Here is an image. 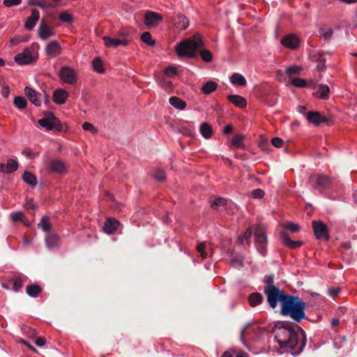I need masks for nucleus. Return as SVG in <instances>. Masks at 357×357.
Returning a JSON list of instances; mask_svg holds the SVG:
<instances>
[{"mask_svg": "<svg viewBox=\"0 0 357 357\" xmlns=\"http://www.w3.org/2000/svg\"><path fill=\"white\" fill-rule=\"evenodd\" d=\"M278 302L280 303V314L289 317L296 322L305 319L306 303L298 296L286 294L280 289L272 288L268 292V304L275 309Z\"/></svg>", "mask_w": 357, "mask_h": 357, "instance_id": "1", "label": "nucleus"}, {"mask_svg": "<svg viewBox=\"0 0 357 357\" xmlns=\"http://www.w3.org/2000/svg\"><path fill=\"white\" fill-rule=\"evenodd\" d=\"M301 337L299 339L298 333L288 322L278 321L272 328L274 338L280 349L291 350L292 354L298 355L303 350L306 344V335L303 329Z\"/></svg>", "mask_w": 357, "mask_h": 357, "instance_id": "2", "label": "nucleus"}, {"mask_svg": "<svg viewBox=\"0 0 357 357\" xmlns=\"http://www.w3.org/2000/svg\"><path fill=\"white\" fill-rule=\"evenodd\" d=\"M204 45L201 36L195 34L192 38L186 39L176 45L175 51L179 57L195 58L198 50Z\"/></svg>", "mask_w": 357, "mask_h": 357, "instance_id": "3", "label": "nucleus"}, {"mask_svg": "<svg viewBox=\"0 0 357 357\" xmlns=\"http://www.w3.org/2000/svg\"><path fill=\"white\" fill-rule=\"evenodd\" d=\"M332 178L323 174H314L309 177V184L314 190L323 192L332 185Z\"/></svg>", "mask_w": 357, "mask_h": 357, "instance_id": "4", "label": "nucleus"}, {"mask_svg": "<svg viewBox=\"0 0 357 357\" xmlns=\"http://www.w3.org/2000/svg\"><path fill=\"white\" fill-rule=\"evenodd\" d=\"M38 123L48 131L55 130L61 132L63 130V125L60 120L52 112H50L46 117L39 119Z\"/></svg>", "mask_w": 357, "mask_h": 357, "instance_id": "5", "label": "nucleus"}, {"mask_svg": "<svg viewBox=\"0 0 357 357\" xmlns=\"http://www.w3.org/2000/svg\"><path fill=\"white\" fill-rule=\"evenodd\" d=\"M255 244L258 251L264 256L266 254L267 235L264 227L257 225L255 229Z\"/></svg>", "mask_w": 357, "mask_h": 357, "instance_id": "6", "label": "nucleus"}, {"mask_svg": "<svg viewBox=\"0 0 357 357\" xmlns=\"http://www.w3.org/2000/svg\"><path fill=\"white\" fill-rule=\"evenodd\" d=\"M58 75L61 81L68 84H74L77 82V73L70 66H63Z\"/></svg>", "mask_w": 357, "mask_h": 357, "instance_id": "7", "label": "nucleus"}, {"mask_svg": "<svg viewBox=\"0 0 357 357\" xmlns=\"http://www.w3.org/2000/svg\"><path fill=\"white\" fill-rule=\"evenodd\" d=\"M314 234L317 239L328 241L330 238L327 225L321 220H313L312 222Z\"/></svg>", "mask_w": 357, "mask_h": 357, "instance_id": "8", "label": "nucleus"}, {"mask_svg": "<svg viewBox=\"0 0 357 357\" xmlns=\"http://www.w3.org/2000/svg\"><path fill=\"white\" fill-rule=\"evenodd\" d=\"M163 20V17L161 14L148 10L144 14V24L149 27H156Z\"/></svg>", "mask_w": 357, "mask_h": 357, "instance_id": "9", "label": "nucleus"}, {"mask_svg": "<svg viewBox=\"0 0 357 357\" xmlns=\"http://www.w3.org/2000/svg\"><path fill=\"white\" fill-rule=\"evenodd\" d=\"M35 60L33 51L29 48L24 49L22 52L16 54L14 57V61L21 66L30 64Z\"/></svg>", "mask_w": 357, "mask_h": 357, "instance_id": "10", "label": "nucleus"}, {"mask_svg": "<svg viewBox=\"0 0 357 357\" xmlns=\"http://www.w3.org/2000/svg\"><path fill=\"white\" fill-rule=\"evenodd\" d=\"M47 169L52 173L62 174L66 172L67 167L63 160L53 159L48 162Z\"/></svg>", "mask_w": 357, "mask_h": 357, "instance_id": "11", "label": "nucleus"}, {"mask_svg": "<svg viewBox=\"0 0 357 357\" xmlns=\"http://www.w3.org/2000/svg\"><path fill=\"white\" fill-rule=\"evenodd\" d=\"M300 38L294 33H290L281 39V44L289 49L295 50L300 45Z\"/></svg>", "mask_w": 357, "mask_h": 357, "instance_id": "12", "label": "nucleus"}, {"mask_svg": "<svg viewBox=\"0 0 357 357\" xmlns=\"http://www.w3.org/2000/svg\"><path fill=\"white\" fill-rule=\"evenodd\" d=\"M307 121L316 126L320 125L321 123H328L329 119L326 116H321L318 112H308L305 114Z\"/></svg>", "mask_w": 357, "mask_h": 357, "instance_id": "13", "label": "nucleus"}, {"mask_svg": "<svg viewBox=\"0 0 357 357\" xmlns=\"http://www.w3.org/2000/svg\"><path fill=\"white\" fill-rule=\"evenodd\" d=\"M280 237L283 245L290 249H296L303 244L302 241L291 240L288 233L286 231H282L280 232Z\"/></svg>", "mask_w": 357, "mask_h": 357, "instance_id": "14", "label": "nucleus"}, {"mask_svg": "<svg viewBox=\"0 0 357 357\" xmlns=\"http://www.w3.org/2000/svg\"><path fill=\"white\" fill-rule=\"evenodd\" d=\"M54 35L53 29L47 25L46 22L43 20L39 25L38 28V36L42 40H47L51 36Z\"/></svg>", "mask_w": 357, "mask_h": 357, "instance_id": "15", "label": "nucleus"}, {"mask_svg": "<svg viewBox=\"0 0 357 357\" xmlns=\"http://www.w3.org/2000/svg\"><path fill=\"white\" fill-rule=\"evenodd\" d=\"M24 93L28 99L36 106H40L42 94L29 86L24 88Z\"/></svg>", "mask_w": 357, "mask_h": 357, "instance_id": "16", "label": "nucleus"}, {"mask_svg": "<svg viewBox=\"0 0 357 357\" xmlns=\"http://www.w3.org/2000/svg\"><path fill=\"white\" fill-rule=\"evenodd\" d=\"M102 40L107 47H116L119 45L128 46L131 40L112 38L109 36H103Z\"/></svg>", "mask_w": 357, "mask_h": 357, "instance_id": "17", "label": "nucleus"}, {"mask_svg": "<svg viewBox=\"0 0 357 357\" xmlns=\"http://www.w3.org/2000/svg\"><path fill=\"white\" fill-rule=\"evenodd\" d=\"M46 54L50 58H54L61 54V47L58 41L50 42L45 48Z\"/></svg>", "mask_w": 357, "mask_h": 357, "instance_id": "18", "label": "nucleus"}, {"mask_svg": "<svg viewBox=\"0 0 357 357\" xmlns=\"http://www.w3.org/2000/svg\"><path fill=\"white\" fill-rule=\"evenodd\" d=\"M120 226V222L116 220L115 218H107L103 230L105 233L108 234H112L117 230L118 227Z\"/></svg>", "mask_w": 357, "mask_h": 357, "instance_id": "19", "label": "nucleus"}, {"mask_svg": "<svg viewBox=\"0 0 357 357\" xmlns=\"http://www.w3.org/2000/svg\"><path fill=\"white\" fill-rule=\"evenodd\" d=\"M18 169V163L14 159H8L7 164L0 163V172L11 174Z\"/></svg>", "mask_w": 357, "mask_h": 357, "instance_id": "20", "label": "nucleus"}, {"mask_svg": "<svg viewBox=\"0 0 357 357\" xmlns=\"http://www.w3.org/2000/svg\"><path fill=\"white\" fill-rule=\"evenodd\" d=\"M69 97V93L67 91L63 89H58L54 91L53 94V101L59 105H63L66 102Z\"/></svg>", "mask_w": 357, "mask_h": 357, "instance_id": "21", "label": "nucleus"}, {"mask_svg": "<svg viewBox=\"0 0 357 357\" xmlns=\"http://www.w3.org/2000/svg\"><path fill=\"white\" fill-rule=\"evenodd\" d=\"M40 18V13L36 9L31 10V16L27 18L24 23V27L28 30H32Z\"/></svg>", "mask_w": 357, "mask_h": 357, "instance_id": "22", "label": "nucleus"}, {"mask_svg": "<svg viewBox=\"0 0 357 357\" xmlns=\"http://www.w3.org/2000/svg\"><path fill=\"white\" fill-rule=\"evenodd\" d=\"M227 98L235 106L240 108H245L247 106V100L245 98L238 95H229Z\"/></svg>", "mask_w": 357, "mask_h": 357, "instance_id": "23", "label": "nucleus"}, {"mask_svg": "<svg viewBox=\"0 0 357 357\" xmlns=\"http://www.w3.org/2000/svg\"><path fill=\"white\" fill-rule=\"evenodd\" d=\"M174 25L177 29L184 30L189 26V21L185 15L179 13L174 19Z\"/></svg>", "mask_w": 357, "mask_h": 357, "instance_id": "24", "label": "nucleus"}, {"mask_svg": "<svg viewBox=\"0 0 357 357\" xmlns=\"http://www.w3.org/2000/svg\"><path fill=\"white\" fill-rule=\"evenodd\" d=\"M9 281L13 283V290L15 292L20 291L23 287V280L20 274L13 275Z\"/></svg>", "mask_w": 357, "mask_h": 357, "instance_id": "25", "label": "nucleus"}, {"mask_svg": "<svg viewBox=\"0 0 357 357\" xmlns=\"http://www.w3.org/2000/svg\"><path fill=\"white\" fill-rule=\"evenodd\" d=\"M42 287L38 284H32L27 285L26 287V293L31 297H38L42 291Z\"/></svg>", "mask_w": 357, "mask_h": 357, "instance_id": "26", "label": "nucleus"}, {"mask_svg": "<svg viewBox=\"0 0 357 357\" xmlns=\"http://www.w3.org/2000/svg\"><path fill=\"white\" fill-rule=\"evenodd\" d=\"M199 130L202 135L205 139L211 138L213 134L212 127L208 122L202 123L200 126Z\"/></svg>", "mask_w": 357, "mask_h": 357, "instance_id": "27", "label": "nucleus"}, {"mask_svg": "<svg viewBox=\"0 0 357 357\" xmlns=\"http://www.w3.org/2000/svg\"><path fill=\"white\" fill-rule=\"evenodd\" d=\"M263 297L259 293L255 292L251 294L248 297L249 304L254 307L261 303Z\"/></svg>", "mask_w": 357, "mask_h": 357, "instance_id": "28", "label": "nucleus"}, {"mask_svg": "<svg viewBox=\"0 0 357 357\" xmlns=\"http://www.w3.org/2000/svg\"><path fill=\"white\" fill-rule=\"evenodd\" d=\"M22 180L27 184L35 187L37 185L36 176L30 172L25 171L22 175Z\"/></svg>", "mask_w": 357, "mask_h": 357, "instance_id": "29", "label": "nucleus"}, {"mask_svg": "<svg viewBox=\"0 0 357 357\" xmlns=\"http://www.w3.org/2000/svg\"><path fill=\"white\" fill-rule=\"evenodd\" d=\"M218 84L213 81L206 82L202 87L201 91L205 95H208L216 90Z\"/></svg>", "mask_w": 357, "mask_h": 357, "instance_id": "30", "label": "nucleus"}, {"mask_svg": "<svg viewBox=\"0 0 357 357\" xmlns=\"http://www.w3.org/2000/svg\"><path fill=\"white\" fill-rule=\"evenodd\" d=\"M230 81L232 84H236L237 86H245L247 84L245 78L239 73H234L230 77Z\"/></svg>", "mask_w": 357, "mask_h": 357, "instance_id": "31", "label": "nucleus"}, {"mask_svg": "<svg viewBox=\"0 0 357 357\" xmlns=\"http://www.w3.org/2000/svg\"><path fill=\"white\" fill-rule=\"evenodd\" d=\"M169 103L178 109H184L187 105L185 101L176 96H172L169 98Z\"/></svg>", "mask_w": 357, "mask_h": 357, "instance_id": "32", "label": "nucleus"}, {"mask_svg": "<svg viewBox=\"0 0 357 357\" xmlns=\"http://www.w3.org/2000/svg\"><path fill=\"white\" fill-rule=\"evenodd\" d=\"M319 34L325 40H329L333 36V30L328 26L324 25L319 29Z\"/></svg>", "mask_w": 357, "mask_h": 357, "instance_id": "33", "label": "nucleus"}, {"mask_svg": "<svg viewBox=\"0 0 357 357\" xmlns=\"http://www.w3.org/2000/svg\"><path fill=\"white\" fill-rule=\"evenodd\" d=\"M140 39L144 43L149 46L153 47L155 45V40L152 38L151 33L149 31L142 33Z\"/></svg>", "mask_w": 357, "mask_h": 357, "instance_id": "34", "label": "nucleus"}, {"mask_svg": "<svg viewBox=\"0 0 357 357\" xmlns=\"http://www.w3.org/2000/svg\"><path fill=\"white\" fill-rule=\"evenodd\" d=\"M92 66L96 72L98 73H105L103 63L100 57H96L92 61Z\"/></svg>", "mask_w": 357, "mask_h": 357, "instance_id": "35", "label": "nucleus"}, {"mask_svg": "<svg viewBox=\"0 0 357 357\" xmlns=\"http://www.w3.org/2000/svg\"><path fill=\"white\" fill-rule=\"evenodd\" d=\"M13 103L15 106L20 109H25L27 106L26 98L20 96L15 97Z\"/></svg>", "mask_w": 357, "mask_h": 357, "instance_id": "36", "label": "nucleus"}, {"mask_svg": "<svg viewBox=\"0 0 357 357\" xmlns=\"http://www.w3.org/2000/svg\"><path fill=\"white\" fill-rule=\"evenodd\" d=\"M265 282L267 286L264 289V294L267 296V301L268 302V292L272 289V288L279 289L278 287L273 285V276L269 275L266 278Z\"/></svg>", "mask_w": 357, "mask_h": 357, "instance_id": "37", "label": "nucleus"}, {"mask_svg": "<svg viewBox=\"0 0 357 357\" xmlns=\"http://www.w3.org/2000/svg\"><path fill=\"white\" fill-rule=\"evenodd\" d=\"M244 139H245V136L243 135H235L231 140L232 146L235 148H243L244 147V144H243Z\"/></svg>", "mask_w": 357, "mask_h": 357, "instance_id": "38", "label": "nucleus"}, {"mask_svg": "<svg viewBox=\"0 0 357 357\" xmlns=\"http://www.w3.org/2000/svg\"><path fill=\"white\" fill-rule=\"evenodd\" d=\"M319 98L322 100H327L329 98L330 89L328 85L320 84L319 86Z\"/></svg>", "mask_w": 357, "mask_h": 357, "instance_id": "39", "label": "nucleus"}, {"mask_svg": "<svg viewBox=\"0 0 357 357\" xmlns=\"http://www.w3.org/2000/svg\"><path fill=\"white\" fill-rule=\"evenodd\" d=\"M59 20L64 23L71 24L74 21V17L68 11H63L59 14Z\"/></svg>", "mask_w": 357, "mask_h": 357, "instance_id": "40", "label": "nucleus"}, {"mask_svg": "<svg viewBox=\"0 0 357 357\" xmlns=\"http://www.w3.org/2000/svg\"><path fill=\"white\" fill-rule=\"evenodd\" d=\"M153 177L159 182L165 181L166 179V174L163 170L156 169L152 174Z\"/></svg>", "mask_w": 357, "mask_h": 357, "instance_id": "41", "label": "nucleus"}, {"mask_svg": "<svg viewBox=\"0 0 357 357\" xmlns=\"http://www.w3.org/2000/svg\"><path fill=\"white\" fill-rule=\"evenodd\" d=\"M38 226L44 231L47 232H50L52 228L47 217H43L40 223L38 224Z\"/></svg>", "mask_w": 357, "mask_h": 357, "instance_id": "42", "label": "nucleus"}, {"mask_svg": "<svg viewBox=\"0 0 357 357\" xmlns=\"http://www.w3.org/2000/svg\"><path fill=\"white\" fill-rule=\"evenodd\" d=\"M302 70L303 68L301 66H292L287 69L286 73L289 77L292 76L294 75H300Z\"/></svg>", "mask_w": 357, "mask_h": 357, "instance_id": "43", "label": "nucleus"}, {"mask_svg": "<svg viewBox=\"0 0 357 357\" xmlns=\"http://www.w3.org/2000/svg\"><path fill=\"white\" fill-rule=\"evenodd\" d=\"M47 245L49 248H53L58 245L59 238L56 235H50L46 238Z\"/></svg>", "mask_w": 357, "mask_h": 357, "instance_id": "44", "label": "nucleus"}, {"mask_svg": "<svg viewBox=\"0 0 357 357\" xmlns=\"http://www.w3.org/2000/svg\"><path fill=\"white\" fill-rule=\"evenodd\" d=\"M317 69L319 71H324L326 69V59L323 56V54H320L317 60Z\"/></svg>", "mask_w": 357, "mask_h": 357, "instance_id": "45", "label": "nucleus"}, {"mask_svg": "<svg viewBox=\"0 0 357 357\" xmlns=\"http://www.w3.org/2000/svg\"><path fill=\"white\" fill-rule=\"evenodd\" d=\"M291 84L296 87L305 88L307 86V81L300 77L293 78Z\"/></svg>", "mask_w": 357, "mask_h": 357, "instance_id": "46", "label": "nucleus"}, {"mask_svg": "<svg viewBox=\"0 0 357 357\" xmlns=\"http://www.w3.org/2000/svg\"><path fill=\"white\" fill-rule=\"evenodd\" d=\"M285 229L290 230L293 233L298 232L301 229L300 226L293 222H288L283 225Z\"/></svg>", "mask_w": 357, "mask_h": 357, "instance_id": "47", "label": "nucleus"}, {"mask_svg": "<svg viewBox=\"0 0 357 357\" xmlns=\"http://www.w3.org/2000/svg\"><path fill=\"white\" fill-rule=\"evenodd\" d=\"M231 265L236 268H242L243 266V258L241 256H236L231 259Z\"/></svg>", "mask_w": 357, "mask_h": 357, "instance_id": "48", "label": "nucleus"}, {"mask_svg": "<svg viewBox=\"0 0 357 357\" xmlns=\"http://www.w3.org/2000/svg\"><path fill=\"white\" fill-rule=\"evenodd\" d=\"M252 235V231L251 228H248V229H246V231H245L243 236L238 237V241L241 243H243V240L245 239L247 241L248 244L250 245V238H251Z\"/></svg>", "mask_w": 357, "mask_h": 357, "instance_id": "49", "label": "nucleus"}, {"mask_svg": "<svg viewBox=\"0 0 357 357\" xmlns=\"http://www.w3.org/2000/svg\"><path fill=\"white\" fill-rule=\"evenodd\" d=\"M200 56L203 61L206 62H210L213 59V54L212 53L208 50H202L200 52Z\"/></svg>", "mask_w": 357, "mask_h": 357, "instance_id": "50", "label": "nucleus"}, {"mask_svg": "<svg viewBox=\"0 0 357 357\" xmlns=\"http://www.w3.org/2000/svg\"><path fill=\"white\" fill-rule=\"evenodd\" d=\"M206 247V243L202 242V243H200L197 245V252L200 254L201 257L203 259H206L207 256H208L207 253L205 251Z\"/></svg>", "mask_w": 357, "mask_h": 357, "instance_id": "51", "label": "nucleus"}, {"mask_svg": "<svg viewBox=\"0 0 357 357\" xmlns=\"http://www.w3.org/2000/svg\"><path fill=\"white\" fill-rule=\"evenodd\" d=\"M227 200L222 197L215 198L212 202V207L224 206L227 204Z\"/></svg>", "mask_w": 357, "mask_h": 357, "instance_id": "52", "label": "nucleus"}, {"mask_svg": "<svg viewBox=\"0 0 357 357\" xmlns=\"http://www.w3.org/2000/svg\"><path fill=\"white\" fill-rule=\"evenodd\" d=\"M82 128L84 130L91 131L93 134H96L98 132V130L89 122H84L82 125Z\"/></svg>", "mask_w": 357, "mask_h": 357, "instance_id": "53", "label": "nucleus"}, {"mask_svg": "<svg viewBox=\"0 0 357 357\" xmlns=\"http://www.w3.org/2000/svg\"><path fill=\"white\" fill-rule=\"evenodd\" d=\"M24 215L21 211L14 212L10 215V218L13 222L22 221Z\"/></svg>", "mask_w": 357, "mask_h": 357, "instance_id": "54", "label": "nucleus"}, {"mask_svg": "<svg viewBox=\"0 0 357 357\" xmlns=\"http://www.w3.org/2000/svg\"><path fill=\"white\" fill-rule=\"evenodd\" d=\"M164 73L169 77H174L177 74V68L174 66H169L164 70Z\"/></svg>", "mask_w": 357, "mask_h": 357, "instance_id": "55", "label": "nucleus"}, {"mask_svg": "<svg viewBox=\"0 0 357 357\" xmlns=\"http://www.w3.org/2000/svg\"><path fill=\"white\" fill-rule=\"evenodd\" d=\"M264 192L260 188L255 189L251 192V195L255 199H261L264 196Z\"/></svg>", "mask_w": 357, "mask_h": 357, "instance_id": "56", "label": "nucleus"}, {"mask_svg": "<svg viewBox=\"0 0 357 357\" xmlns=\"http://www.w3.org/2000/svg\"><path fill=\"white\" fill-rule=\"evenodd\" d=\"M22 0H3V3L6 7L10 8L13 6L21 4Z\"/></svg>", "mask_w": 357, "mask_h": 357, "instance_id": "57", "label": "nucleus"}, {"mask_svg": "<svg viewBox=\"0 0 357 357\" xmlns=\"http://www.w3.org/2000/svg\"><path fill=\"white\" fill-rule=\"evenodd\" d=\"M271 143L275 147L280 148L283 144V140L280 137H275L272 139Z\"/></svg>", "mask_w": 357, "mask_h": 357, "instance_id": "58", "label": "nucleus"}, {"mask_svg": "<svg viewBox=\"0 0 357 357\" xmlns=\"http://www.w3.org/2000/svg\"><path fill=\"white\" fill-rule=\"evenodd\" d=\"M22 154L29 158H34L36 156V153L30 149H25L22 151Z\"/></svg>", "mask_w": 357, "mask_h": 357, "instance_id": "59", "label": "nucleus"}, {"mask_svg": "<svg viewBox=\"0 0 357 357\" xmlns=\"http://www.w3.org/2000/svg\"><path fill=\"white\" fill-rule=\"evenodd\" d=\"M340 292V287H331L328 289V294L332 297L337 296Z\"/></svg>", "mask_w": 357, "mask_h": 357, "instance_id": "60", "label": "nucleus"}, {"mask_svg": "<svg viewBox=\"0 0 357 357\" xmlns=\"http://www.w3.org/2000/svg\"><path fill=\"white\" fill-rule=\"evenodd\" d=\"M1 94L4 98H8L10 95V87L8 85H4L1 89Z\"/></svg>", "mask_w": 357, "mask_h": 357, "instance_id": "61", "label": "nucleus"}, {"mask_svg": "<svg viewBox=\"0 0 357 357\" xmlns=\"http://www.w3.org/2000/svg\"><path fill=\"white\" fill-rule=\"evenodd\" d=\"M46 344V339L45 337H39L36 340V344L38 347H43L45 346Z\"/></svg>", "mask_w": 357, "mask_h": 357, "instance_id": "62", "label": "nucleus"}, {"mask_svg": "<svg viewBox=\"0 0 357 357\" xmlns=\"http://www.w3.org/2000/svg\"><path fill=\"white\" fill-rule=\"evenodd\" d=\"M19 342H20V343L24 344L25 346H26L32 351L37 352L36 349L35 347H33L31 344H30V343L28 342L27 341H26V340H24L23 339H21L20 340H19Z\"/></svg>", "mask_w": 357, "mask_h": 357, "instance_id": "63", "label": "nucleus"}, {"mask_svg": "<svg viewBox=\"0 0 357 357\" xmlns=\"http://www.w3.org/2000/svg\"><path fill=\"white\" fill-rule=\"evenodd\" d=\"M25 206L27 208H32V209H35L36 208V205H35V204L33 202V200L32 199H29L26 200V204H25Z\"/></svg>", "mask_w": 357, "mask_h": 357, "instance_id": "64", "label": "nucleus"}]
</instances>
